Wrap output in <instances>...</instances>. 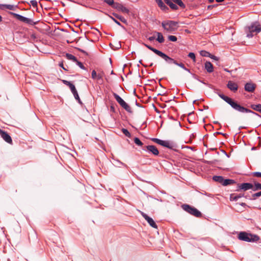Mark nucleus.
Returning a JSON list of instances; mask_svg holds the SVG:
<instances>
[{
    "mask_svg": "<svg viewBox=\"0 0 261 261\" xmlns=\"http://www.w3.org/2000/svg\"><path fill=\"white\" fill-rule=\"evenodd\" d=\"M239 240L247 242H256L259 240V237L256 235L248 233L245 231L240 232L238 235Z\"/></svg>",
    "mask_w": 261,
    "mask_h": 261,
    "instance_id": "1",
    "label": "nucleus"
},
{
    "mask_svg": "<svg viewBox=\"0 0 261 261\" xmlns=\"http://www.w3.org/2000/svg\"><path fill=\"white\" fill-rule=\"evenodd\" d=\"M181 207L186 212L196 217L199 218L202 216V214L199 210L189 204H184Z\"/></svg>",
    "mask_w": 261,
    "mask_h": 261,
    "instance_id": "2",
    "label": "nucleus"
},
{
    "mask_svg": "<svg viewBox=\"0 0 261 261\" xmlns=\"http://www.w3.org/2000/svg\"><path fill=\"white\" fill-rule=\"evenodd\" d=\"M248 32L247 33V37L249 38H252L253 36V33H258L261 31V28L257 22L252 23L248 27Z\"/></svg>",
    "mask_w": 261,
    "mask_h": 261,
    "instance_id": "3",
    "label": "nucleus"
},
{
    "mask_svg": "<svg viewBox=\"0 0 261 261\" xmlns=\"http://www.w3.org/2000/svg\"><path fill=\"white\" fill-rule=\"evenodd\" d=\"M178 22L176 21L169 20L167 21H163L162 26L168 32H172L175 31L177 27Z\"/></svg>",
    "mask_w": 261,
    "mask_h": 261,
    "instance_id": "4",
    "label": "nucleus"
},
{
    "mask_svg": "<svg viewBox=\"0 0 261 261\" xmlns=\"http://www.w3.org/2000/svg\"><path fill=\"white\" fill-rule=\"evenodd\" d=\"M163 59L166 61V62L167 64H175V65H177V66L181 67V68H182L185 70L187 71L189 73H191L190 70L189 69L186 68L185 67V65L183 63L177 62V61H176L174 59L170 57L169 56H168L166 54L165 55V56L164 58H163Z\"/></svg>",
    "mask_w": 261,
    "mask_h": 261,
    "instance_id": "5",
    "label": "nucleus"
},
{
    "mask_svg": "<svg viewBox=\"0 0 261 261\" xmlns=\"http://www.w3.org/2000/svg\"><path fill=\"white\" fill-rule=\"evenodd\" d=\"M113 96L117 102L127 112L132 113L130 107L117 94L114 93Z\"/></svg>",
    "mask_w": 261,
    "mask_h": 261,
    "instance_id": "6",
    "label": "nucleus"
},
{
    "mask_svg": "<svg viewBox=\"0 0 261 261\" xmlns=\"http://www.w3.org/2000/svg\"><path fill=\"white\" fill-rule=\"evenodd\" d=\"M9 13L11 15H13L14 17H15L18 20H19L21 22H23L24 23H25L27 24L33 25L37 23V22H34L32 19L25 17L22 16L20 14L15 13L13 12H10Z\"/></svg>",
    "mask_w": 261,
    "mask_h": 261,
    "instance_id": "7",
    "label": "nucleus"
},
{
    "mask_svg": "<svg viewBox=\"0 0 261 261\" xmlns=\"http://www.w3.org/2000/svg\"><path fill=\"white\" fill-rule=\"evenodd\" d=\"M143 150L152 153L154 155L157 156L159 154L158 148L154 145H149L145 146L142 148Z\"/></svg>",
    "mask_w": 261,
    "mask_h": 261,
    "instance_id": "8",
    "label": "nucleus"
},
{
    "mask_svg": "<svg viewBox=\"0 0 261 261\" xmlns=\"http://www.w3.org/2000/svg\"><path fill=\"white\" fill-rule=\"evenodd\" d=\"M228 104H229L234 110L238 111L241 106L237 101L233 100L231 98L226 96L223 99Z\"/></svg>",
    "mask_w": 261,
    "mask_h": 261,
    "instance_id": "9",
    "label": "nucleus"
},
{
    "mask_svg": "<svg viewBox=\"0 0 261 261\" xmlns=\"http://www.w3.org/2000/svg\"><path fill=\"white\" fill-rule=\"evenodd\" d=\"M151 140L154 142V143H156L162 146L167 147L168 148L171 149L172 148V146L171 145L169 141L162 140L158 138H151Z\"/></svg>",
    "mask_w": 261,
    "mask_h": 261,
    "instance_id": "10",
    "label": "nucleus"
},
{
    "mask_svg": "<svg viewBox=\"0 0 261 261\" xmlns=\"http://www.w3.org/2000/svg\"><path fill=\"white\" fill-rule=\"evenodd\" d=\"M238 112L242 113H251L253 115H254L255 116H257L260 118H261V116L257 114V113L249 109L246 108L244 107L243 106H242L241 105L240 106L238 110Z\"/></svg>",
    "mask_w": 261,
    "mask_h": 261,
    "instance_id": "11",
    "label": "nucleus"
},
{
    "mask_svg": "<svg viewBox=\"0 0 261 261\" xmlns=\"http://www.w3.org/2000/svg\"><path fill=\"white\" fill-rule=\"evenodd\" d=\"M143 44L146 46L147 48H148L149 49H150V50L152 51L154 53H155L156 55H158L159 56L161 57L162 58H164L165 56V54L163 53L162 51L159 50H158L152 47H151V46L147 44H145L144 43H143Z\"/></svg>",
    "mask_w": 261,
    "mask_h": 261,
    "instance_id": "12",
    "label": "nucleus"
},
{
    "mask_svg": "<svg viewBox=\"0 0 261 261\" xmlns=\"http://www.w3.org/2000/svg\"><path fill=\"white\" fill-rule=\"evenodd\" d=\"M238 188L239 189H238L237 191H239V190H243L245 191L249 189H252L253 185L251 183L244 182L239 184Z\"/></svg>",
    "mask_w": 261,
    "mask_h": 261,
    "instance_id": "13",
    "label": "nucleus"
},
{
    "mask_svg": "<svg viewBox=\"0 0 261 261\" xmlns=\"http://www.w3.org/2000/svg\"><path fill=\"white\" fill-rule=\"evenodd\" d=\"M113 8L116 9L119 11H121L124 13L128 14L129 12V11L127 8L124 7L122 5L118 3H115V5H114Z\"/></svg>",
    "mask_w": 261,
    "mask_h": 261,
    "instance_id": "14",
    "label": "nucleus"
},
{
    "mask_svg": "<svg viewBox=\"0 0 261 261\" xmlns=\"http://www.w3.org/2000/svg\"><path fill=\"white\" fill-rule=\"evenodd\" d=\"M0 135L2 138L7 143L11 144L12 140L10 136L5 131L0 129Z\"/></svg>",
    "mask_w": 261,
    "mask_h": 261,
    "instance_id": "15",
    "label": "nucleus"
},
{
    "mask_svg": "<svg viewBox=\"0 0 261 261\" xmlns=\"http://www.w3.org/2000/svg\"><path fill=\"white\" fill-rule=\"evenodd\" d=\"M227 87L229 89L233 92H236L238 89V85L236 83L231 81H228Z\"/></svg>",
    "mask_w": 261,
    "mask_h": 261,
    "instance_id": "16",
    "label": "nucleus"
},
{
    "mask_svg": "<svg viewBox=\"0 0 261 261\" xmlns=\"http://www.w3.org/2000/svg\"><path fill=\"white\" fill-rule=\"evenodd\" d=\"M245 91L249 92H252L254 91L255 85L252 83H247L245 85Z\"/></svg>",
    "mask_w": 261,
    "mask_h": 261,
    "instance_id": "17",
    "label": "nucleus"
},
{
    "mask_svg": "<svg viewBox=\"0 0 261 261\" xmlns=\"http://www.w3.org/2000/svg\"><path fill=\"white\" fill-rule=\"evenodd\" d=\"M205 69L208 72L211 73L214 71L213 64L209 61H206L204 64Z\"/></svg>",
    "mask_w": 261,
    "mask_h": 261,
    "instance_id": "18",
    "label": "nucleus"
},
{
    "mask_svg": "<svg viewBox=\"0 0 261 261\" xmlns=\"http://www.w3.org/2000/svg\"><path fill=\"white\" fill-rule=\"evenodd\" d=\"M155 2L162 10L167 11L169 10L168 7L164 4L162 0H155Z\"/></svg>",
    "mask_w": 261,
    "mask_h": 261,
    "instance_id": "19",
    "label": "nucleus"
},
{
    "mask_svg": "<svg viewBox=\"0 0 261 261\" xmlns=\"http://www.w3.org/2000/svg\"><path fill=\"white\" fill-rule=\"evenodd\" d=\"M244 196V194H231L230 196V199L231 201H237L239 198Z\"/></svg>",
    "mask_w": 261,
    "mask_h": 261,
    "instance_id": "20",
    "label": "nucleus"
},
{
    "mask_svg": "<svg viewBox=\"0 0 261 261\" xmlns=\"http://www.w3.org/2000/svg\"><path fill=\"white\" fill-rule=\"evenodd\" d=\"M164 1L167 5H168L170 7V8L171 9L173 10H176L178 9V6L176 5L173 3L171 2V0H164Z\"/></svg>",
    "mask_w": 261,
    "mask_h": 261,
    "instance_id": "21",
    "label": "nucleus"
},
{
    "mask_svg": "<svg viewBox=\"0 0 261 261\" xmlns=\"http://www.w3.org/2000/svg\"><path fill=\"white\" fill-rule=\"evenodd\" d=\"M17 7L12 5H8V4H0V9L3 10L4 8H7L10 10H15V8Z\"/></svg>",
    "mask_w": 261,
    "mask_h": 261,
    "instance_id": "22",
    "label": "nucleus"
},
{
    "mask_svg": "<svg viewBox=\"0 0 261 261\" xmlns=\"http://www.w3.org/2000/svg\"><path fill=\"white\" fill-rule=\"evenodd\" d=\"M145 220L147 221V222L149 223V224L153 228H157L158 226L156 224L155 222L154 221V220L150 218V217L148 216Z\"/></svg>",
    "mask_w": 261,
    "mask_h": 261,
    "instance_id": "23",
    "label": "nucleus"
},
{
    "mask_svg": "<svg viewBox=\"0 0 261 261\" xmlns=\"http://www.w3.org/2000/svg\"><path fill=\"white\" fill-rule=\"evenodd\" d=\"M249 107L252 110L261 113V104H251Z\"/></svg>",
    "mask_w": 261,
    "mask_h": 261,
    "instance_id": "24",
    "label": "nucleus"
},
{
    "mask_svg": "<svg viewBox=\"0 0 261 261\" xmlns=\"http://www.w3.org/2000/svg\"><path fill=\"white\" fill-rule=\"evenodd\" d=\"M235 180L230 179H223L222 185L224 186H226L228 185H232L235 184Z\"/></svg>",
    "mask_w": 261,
    "mask_h": 261,
    "instance_id": "25",
    "label": "nucleus"
},
{
    "mask_svg": "<svg viewBox=\"0 0 261 261\" xmlns=\"http://www.w3.org/2000/svg\"><path fill=\"white\" fill-rule=\"evenodd\" d=\"M213 179L217 182L221 184L222 185L224 178L222 176L215 175L213 177Z\"/></svg>",
    "mask_w": 261,
    "mask_h": 261,
    "instance_id": "26",
    "label": "nucleus"
},
{
    "mask_svg": "<svg viewBox=\"0 0 261 261\" xmlns=\"http://www.w3.org/2000/svg\"><path fill=\"white\" fill-rule=\"evenodd\" d=\"M113 15L116 18L118 19L119 20H120L121 22L124 23H127V20L125 18H124L123 16H121V15H118V14L117 13H112Z\"/></svg>",
    "mask_w": 261,
    "mask_h": 261,
    "instance_id": "27",
    "label": "nucleus"
},
{
    "mask_svg": "<svg viewBox=\"0 0 261 261\" xmlns=\"http://www.w3.org/2000/svg\"><path fill=\"white\" fill-rule=\"evenodd\" d=\"M72 93L76 100H80V97L78 94L77 91L75 88V87H71Z\"/></svg>",
    "mask_w": 261,
    "mask_h": 261,
    "instance_id": "28",
    "label": "nucleus"
},
{
    "mask_svg": "<svg viewBox=\"0 0 261 261\" xmlns=\"http://www.w3.org/2000/svg\"><path fill=\"white\" fill-rule=\"evenodd\" d=\"M156 34L158 35V37L156 38V40L159 42V43H163L164 42V38L163 36V35L161 33H160V32H156Z\"/></svg>",
    "mask_w": 261,
    "mask_h": 261,
    "instance_id": "29",
    "label": "nucleus"
},
{
    "mask_svg": "<svg viewBox=\"0 0 261 261\" xmlns=\"http://www.w3.org/2000/svg\"><path fill=\"white\" fill-rule=\"evenodd\" d=\"M66 57L67 58V59H68L69 60H72V61H73L74 62H76V61H77V60L75 56H74L72 54H70L69 53H67L66 54Z\"/></svg>",
    "mask_w": 261,
    "mask_h": 261,
    "instance_id": "30",
    "label": "nucleus"
},
{
    "mask_svg": "<svg viewBox=\"0 0 261 261\" xmlns=\"http://www.w3.org/2000/svg\"><path fill=\"white\" fill-rule=\"evenodd\" d=\"M261 190V184L258 182H254V186H253L252 190L256 191Z\"/></svg>",
    "mask_w": 261,
    "mask_h": 261,
    "instance_id": "31",
    "label": "nucleus"
},
{
    "mask_svg": "<svg viewBox=\"0 0 261 261\" xmlns=\"http://www.w3.org/2000/svg\"><path fill=\"white\" fill-rule=\"evenodd\" d=\"M104 75V72L101 71L97 74V81L101 82V83L103 82V76Z\"/></svg>",
    "mask_w": 261,
    "mask_h": 261,
    "instance_id": "32",
    "label": "nucleus"
},
{
    "mask_svg": "<svg viewBox=\"0 0 261 261\" xmlns=\"http://www.w3.org/2000/svg\"><path fill=\"white\" fill-rule=\"evenodd\" d=\"M62 82L66 85L68 86L69 87V89H70L71 91L72 92V88L71 87H75V86L72 84L70 82H69L66 80H62Z\"/></svg>",
    "mask_w": 261,
    "mask_h": 261,
    "instance_id": "33",
    "label": "nucleus"
},
{
    "mask_svg": "<svg viewBox=\"0 0 261 261\" xmlns=\"http://www.w3.org/2000/svg\"><path fill=\"white\" fill-rule=\"evenodd\" d=\"M134 141L135 143L139 146H142L143 145V143L141 141L139 138L137 137H135L134 139Z\"/></svg>",
    "mask_w": 261,
    "mask_h": 261,
    "instance_id": "34",
    "label": "nucleus"
},
{
    "mask_svg": "<svg viewBox=\"0 0 261 261\" xmlns=\"http://www.w3.org/2000/svg\"><path fill=\"white\" fill-rule=\"evenodd\" d=\"M105 3L107 4L108 5L112 7V8L114 7V5H115V3L114 1V0H103Z\"/></svg>",
    "mask_w": 261,
    "mask_h": 261,
    "instance_id": "35",
    "label": "nucleus"
},
{
    "mask_svg": "<svg viewBox=\"0 0 261 261\" xmlns=\"http://www.w3.org/2000/svg\"><path fill=\"white\" fill-rule=\"evenodd\" d=\"M200 54L202 57H210V56H211V54L209 52L206 51L205 50L200 51Z\"/></svg>",
    "mask_w": 261,
    "mask_h": 261,
    "instance_id": "36",
    "label": "nucleus"
},
{
    "mask_svg": "<svg viewBox=\"0 0 261 261\" xmlns=\"http://www.w3.org/2000/svg\"><path fill=\"white\" fill-rule=\"evenodd\" d=\"M122 132L125 136L129 138L130 137L131 134L127 129L123 128L122 129Z\"/></svg>",
    "mask_w": 261,
    "mask_h": 261,
    "instance_id": "37",
    "label": "nucleus"
},
{
    "mask_svg": "<svg viewBox=\"0 0 261 261\" xmlns=\"http://www.w3.org/2000/svg\"><path fill=\"white\" fill-rule=\"evenodd\" d=\"M188 56L191 59L193 60V61L194 62H195L196 61V57H195V55L194 53H190Z\"/></svg>",
    "mask_w": 261,
    "mask_h": 261,
    "instance_id": "38",
    "label": "nucleus"
},
{
    "mask_svg": "<svg viewBox=\"0 0 261 261\" xmlns=\"http://www.w3.org/2000/svg\"><path fill=\"white\" fill-rule=\"evenodd\" d=\"M168 39L172 42H175L177 41V37L175 36L170 35L168 36Z\"/></svg>",
    "mask_w": 261,
    "mask_h": 261,
    "instance_id": "39",
    "label": "nucleus"
},
{
    "mask_svg": "<svg viewBox=\"0 0 261 261\" xmlns=\"http://www.w3.org/2000/svg\"><path fill=\"white\" fill-rule=\"evenodd\" d=\"M176 5H178L181 8H185V5L184 4L181 0H178V1L177 2Z\"/></svg>",
    "mask_w": 261,
    "mask_h": 261,
    "instance_id": "40",
    "label": "nucleus"
},
{
    "mask_svg": "<svg viewBox=\"0 0 261 261\" xmlns=\"http://www.w3.org/2000/svg\"><path fill=\"white\" fill-rule=\"evenodd\" d=\"M97 74L95 70H93L91 73V77L93 80H96Z\"/></svg>",
    "mask_w": 261,
    "mask_h": 261,
    "instance_id": "41",
    "label": "nucleus"
},
{
    "mask_svg": "<svg viewBox=\"0 0 261 261\" xmlns=\"http://www.w3.org/2000/svg\"><path fill=\"white\" fill-rule=\"evenodd\" d=\"M76 65L79 66V67L82 69H86L85 67L83 65V63L77 60L76 61Z\"/></svg>",
    "mask_w": 261,
    "mask_h": 261,
    "instance_id": "42",
    "label": "nucleus"
},
{
    "mask_svg": "<svg viewBox=\"0 0 261 261\" xmlns=\"http://www.w3.org/2000/svg\"><path fill=\"white\" fill-rule=\"evenodd\" d=\"M109 16L118 25L121 26V27H123L120 22L118 21L117 20H116L115 18H114L113 16H111L110 15H109Z\"/></svg>",
    "mask_w": 261,
    "mask_h": 261,
    "instance_id": "43",
    "label": "nucleus"
},
{
    "mask_svg": "<svg viewBox=\"0 0 261 261\" xmlns=\"http://www.w3.org/2000/svg\"><path fill=\"white\" fill-rule=\"evenodd\" d=\"M30 3L33 7L35 8L37 7V2L36 1L32 0L31 1Z\"/></svg>",
    "mask_w": 261,
    "mask_h": 261,
    "instance_id": "44",
    "label": "nucleus"
},
{
    "mask_svg": "<svg viewBox=\"0 0 261 261\" xmlns=\"http://www.w3.org/2000/svg\"><path fill=\"white\" fill-rule=\"evenodd\" d=\"M261 196V192L260 191L257 193H256L252 195V196L253 197V199H255L256 197H258Z\"/></svg>",
    "mask_w": 261,
    "mask_h": 261,
    "instance_id": "45",
    "label": "nucleus"
},
{
    "mask_svg": "<svg viewBox=\"0 0 261 261\" xmlns=\"http://www.w3.org/2000/svg\"><path fill=\"white\" fill-rule=\"evenodd\" d=\"M252 174L256 177H261V172H255L252 173Z\"/></svg>",
    "mask_w": 261,
    "mask_h": 261,
    "instance_id": "46",
    "label": "nucleus"
},
{
    "mask_svg": "<svg viewBox=\"0 0 261 261\" xmlns=\"http://www.w3.org/2000/svg\"><path fill=\"white\" fill-rule=\"evenodd\" d=\"M142 216L145 219L148 216L143 212L140 211Z\"/></svg>",
    "mask_w": 261,
    "mask_h": 261,
    "instance_id": "47",
    "label": "nucleus"
},
{
    "mask_svg": "<svg viewBox=\"0 0 261 261\" xmlns=\"http://www.w3.org/2000/svg\"><path fill=\"white\" fill-rule=\"evenodd\" d=\"M142 216L145 219L148 216L143 212L140 211Z\"/></svg>",
    "mask_w": 261,
    "mask_h": 261,
    "instance_id": "48",
    "label": "nucleus"
},
{
    "mask_svg": "<svg viewBox=\"0 0 261 261\" xmlns=\"http://www.w3.org/2000/svg\"><path fill=\"white\" fill-rule=\"evenodd\" d=\"M215 134H219V135H223V136L224 137H227L228 136V135L226 134H224L223 133H221V132H216Z\"/></svg>",
    "mask_w": 261,
    "mask_h": 261,
    "instance_id": "49",
    "label": "nucleus"
},
{
    "mask_svg": "<svg viewBox=\"0 0 261 261\" xmlns=\"http://www.w3.org/2000/svg\"><path fill=\"white\" fill-rule=\"evenodd\" d=\"M190 73L192 74V75L193 78H194L195 79L197 80V81L199 80V78H198L197 75H196L195 74L192 73L191 72Z\"/></svg>",
    "mask_w": 261,
    "mask_h": 261,
    "instance_id": "50",
    "label": "nucleus"
},
{
    "mask_svg": "<svg viewBox=\"0 0 261 261\" xmlns=\"http://www.w3.org/2000/svg\"><path fill=\"white\" fill-rule=\"evenodd\" d=\"M218 95L222 99H223L225 98V97L226 96L225 95H224L223 94H222V93H218Z\"/></svg>",
    "mask_w": 261,
    "mask_h": 261,
    "instance_id": "51",
    "label": "nucleus"
},
{
    "mask_svg": "<svg viewBox=\"0 0 261 261\" xmlns=\"http://www.w3.org/2000/svg\"><path fill=\"white\" fill-rule=\"evenodd\" d=\"M217 6V5H209L207 6V9H211L214 7H215Z\"/></svg>",
    "mask_w": 261,
    "mask_h": 261,
    "instance_id": "52",
    "label": "nucleus"
},
{
    "mask_svg": "<svg viewBox=\"0 0 261 261\" xmlns=\"http://www.w3.org/2000/svg\"><path fill=\"white\" fill-rule=\"evenodd\" d=\"M148 39L150 41H153L154 39H155V37L154 36H151V37H149Z\"/></svg>",
    "mask_w": 261,
    "mask_h": 261,
    "instance_id": "53",
    "label": "nucleus"
},
{
    "mask_svg": "<svg viewBox=\"0 0 261 261\" xmlns=\"http://www.w3.org/2000/svg\"><path fill=\"white\" fill-rule=\"evenodd\" d=\"M59 66H60L61 67H62L64 70H67L66 68H65L64 67L63 63H60V64H59Z\"/></svg>",
    "mask_w": 261,
    "mask_h": 261,
    "instance_id": "54",
    "label": "nucleus"
},
{
    "mask_svg": "<svg viewBox=\"0 0 261 261\" xmlns=\"http://www.w3.org/2000/svg\"><path fill=\"white\" fill-rule=\"evenodd\" d=\"M210 57L211 58L213 59L216 60H218V58H217V57H216V56H214V55H211V56H210Z\"/></svg>",
    "mask_w": 261,
    "mask_h": 261,
    "instance_id": "55",
    "label": "nucleus"
},
{
    "mask_svg": "<svg viewBox=\"0 0 261 261\" xmlns=\"http://www.w3.org/2000/svg\"><path fill=\"white\" fill-rule=\"evenodd\" d=\"M78 50H80V51H81V52H82V53L87 55V53L85 51H84V50H83L82 49H80V48H78Z\"/></svg>",
    "mask_w": 261,
    "mask_h": 261,
    "instance_id": "56",
    "label": "nucleus"
},
{
    "mask_svg": "<svg viewBox=\"0 0 261 261\" xmlns=\"http://www.w3.org/2000/svg\"><path fill=\"white\" fill-rule=\"evenodd\" d=\"M178 1V0H171V2L173 3H174L175 5L177 4V2Z\"/></svg>",
    "mask_w": 261,
    "mask_h": 261,
    "instance_id": "57",
    "label": "nucleus"
},
{
    "mask_svg": "<svg viewBox=\"0 0 261 261\" xmlns=\"http://www.w3.org/2000/svg\"><path fill=\"white\" fill-rule=\"evenodd\" d=\"M136 105L138 107H141V105L139 103L137 102V100H136Z\"/></svg>",
    "mask_w": 261,
    "mask_h": 261,
    "instance_id": "58",
    "label": "nucleus"
},
{
    "mask_svg": "<svg viewBox=\"0 0 261 261\" xmlns=\"http://www.w3.org/2000/svg\"><path fill=\"white\" fill-rule=\"evenodd\" d=\"M240 205H241V206H246V204L245 203H243V202H242V203H240Z\"/></svg>",
    "mask_w": 261,
    "mask_h": 261,
    "instance_id": "59",
    "label": "nucleus"
},
{
    "mask_svg": "<svg viewBox=\"0 0 261 261\" xmlns=\"http://www.w3.org/2000/svg\"><path fill=\"white\" fill-rule=\"evenodd\" d=\"M224 0H216V1L217 2V3H221V2H223Z\"/></svg>",
    "mask_w": 261,
    "mask_h": 261,
    "instance_id": "60",
    "label": "nucleus"
},
{
    "mask_svg": "<svg viewBox=\"0 0 261 261\" xmlns=\"http://www.w3.org/2000/svg\"><path fill=\"white\" fill-rule=\"evenodd\" d=\"M139 63L141 64L142 65H143L144 67H146L145 65H144V64H142V60H140L139 61Z\"/></svg>",
    "mask_w": 261,
    "mask_h": 261,
    "instance_id": "61",
    "label": "nucleus"
},
{
    "mask_svg": "<svg viewBox=\"0 0 261 261\" xmlns=\"http://www.w3.org/2000/svg\"><path fill=\"white\" fill-rule=\"evenodd\" d=\"M198 81H199L200 82L203 83L204 85H207L205 82H204L203 81H201L200 80H199Z\"/></svg>",
    "mask_w": 261,
    "mask_h": 261,
    "instance_id": "62",
    "label": "nucleus"
},
{
    "mask_svg": "<svg viewBox=\"0 0 261 261\" xmlns=\"http://www.w3.org/2000/svg\"><path fill=\"white\" fill-rule=\"evenodd\" d=\"M208 1L210 3H212L214 2V0H208Z\"/></svg>",
    "mask_w": 261,
    "mask_h": 261,
    "instance_id": "63",
    "label": "nucleus"
},
{
    "mask_svg": "<svg viewBox=\"0 0 261 261\" xmlns=\"http://www.w3.org/2000/svg\"><path fill=\"white\" fill-rule=\"evenodd\" d=\"M77 101H78V102H79L80 104H82V101H81V99H80V100H77Z\"/></svg>",
    "mask_w": 261,
    "mask_h": 261,
    "instance_id": "64",
    "label": "nucleus"
}]
</instances>
